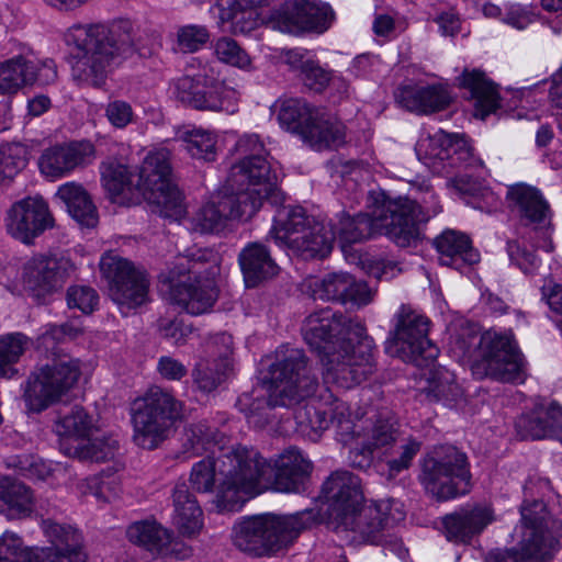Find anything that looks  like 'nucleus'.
Wrapping results in <instances>:
<instances>
[{
	"label": "nucleus",
	"mask_w": 562,
	"mask_h": 562,
	"mask_svg": "<svg viewBox=\"0 0 562 562\" xmlns=\"http://www.w3.org/2000/svg\"><path fill=\"white\" fill-rule=\"evenodd\" d=\"M301 78L304 85L315 92H323L333 79L330 71L311 59L301 64Z\"/></svg>",
	"instance_id": "680f3d73"
},
{
	"label": "nucleus",
	"mask_w": 562,
	"mask_h": 562,
	"mask_svg": "<svg viewBox=\"0 0 562 562\" xmlns=\"http://www.w3.org/2000/svg\"><path fill=\"white\" fill-rule=\"evenodd\" d=\"M60 447L66 456L81 461L104 462L114 459L119 451V441L113 437H89L72 446L60 443Z\"/></svg>",
	"instance_id": "37998d69"
},
{
	"label": "nucleus",
	"mask_w": 562,
	"mask_h": 562,
	"mask_svg": "<svg viewBox=\"0 0 562 562\" xmlns=\"http://www.w3.org/2000/svg\"><path fill=\"white\" fill-rule=\"evenodd\" d=\"M366 331L361 322L340 312H334L329 307L311 313L302 326L305 342L319 355V358L338 349L342 341L348 344L353 341V338L363 337Z\"/></svg>",
	"instance_id": "a211bd4d"
},
{
	"label": "nucleus",
	"mask_w": 562,
	"mask_h": 562,
	"mask_svg": "<svg viewBox=\"0 0 562 562\" xmlns=\"http://www.w3.org/2000/svg\"><path fill=\"white\" fill-rule=\"evenodd\" d=\"M522 533L517 549L491 551L485 562H548L560 548L562 522L542 501H524Z\"/></svg>",
	"instance_id": "0eeeda50"
},
{
	"label": "nucleus",
	"mask_w": 562,
	"mask_h": 562,
	"mask_svg": "<svg viewBox=\"0 0 562 562\" xmlns=\"http://www.w3.org/2000/svg\"><path fill=\"white\" fill-rule=\"evenodd\" d=\"M38 548H27L22 538L12 531L0 536V562H35Z\"/></svg>",
	"instance_id": "5fc2aeb1"
},
{
	"label": "nucleus",
	"mask_w": 562,
	"mask_h": 562,
	"mask_svg": "<svg viewBox=\"0 0 562 562\" xmlns=\"http://www.w3.org/2000/svg\"><path fill=\"white\" fill-rule=\"evenodd\" d=\"M94 429L92 417L83 407L78 405L70 407L60 415L54 426L55 432L65 438L61 443H66V446H70L67 442L68 439H74L76 443L86 440L91 437Z\"/></svg>",
	"instance_id": "79ce46f5"
},
{
	"label": "nucleus",
	"mask_w": 562,
	"mask_h": 562,
	"mask_svg": "<svg viewBox=\"0 0 562 562\" xmlns=\"http://www.w3.org/2000/svg\"><path fill=\"white\" fill-rule=\"evenodd\" d=\"M236 151L244 155L233 165L227 182L234 189H247L263 200L273 198L277 191V177L266 160L265 146L256 134H247L236 143Z\"/></svg>",
	"instance_id": "2eb2a0df"
},
{
	"label": "nucleus",
	"mask_w": 562,
	"mask_h": 562,
	"mask_svg": "<svg viewBox=\"0 0 562 562\" xmlns=\"http://www.w3.org/2000/svg\"><path fill=\"white\" fill-rule=\"evenodd\" d=\"M274 241L304 260L325 258L333 249L335 233L305 215L302 207L283 206L270 231Z\"/></svg>",
	"instance_id": "9b49d317"
},
{
	"label": "nucleus",
	"mask_w": 562,
	"mask_h": 562,
	"mask_svg": "<svg viewBox=\"0 0 562 562\" xmlns=\"http://www.w3.org/2000/svg\"><path fill=\"white\" fill-rule=\"evenodd\" d=\"M372 350L373 340L367 331L351 342L342 341L338 349L321 357L324 382L341 389L360 384L374 371Z\"/></svg>",
	"instance_id": "4468645a"
},
{
	"label": "nucleus",
	"mask_w": 562,
	"mask_h": 562,
	"mask_svg": "<svg viewBox=\"0 0 562 562\" xmlns=\"http://www.w3.org/2000/svg\"><path fill=\"white\" fill-rule=\"evenodd\" d=\"M105 116L112 126L125 128L134 121L135 115L128 102L124 100H113L105 106Z\"/></svg>",
	"instance_id": "338daca9"
},
{
	"label": "nucleus",
	"mask_w": 562,
	"mask_h": 562,
	"mask_svg": "<svg viewBox=\"0 0 562 562\" xmlns=\"http://www.w3.org/2000/svg\"><path fill=\"white\" fill-rule=\"evenodd\" d=\"M56 196L65 203L70 216L80 225L94 227L98 224L97 209L89 193L80 183L71 181L61 184Z\"/></svg>",
	"instance_id": "4c0bfd02"
},
{
	"label": "nucleus",
	"mask_w": 562,
	"mask_h": 562,
	"mask_svg": "<svg viewBox=\"0 0 562 562\" xmlns=\"http://www.w3.org/2000/svg\"><path fill=\"white\" fill-rule=\"evenodd\" d=\"M204 68L194 77L183 76L176 82V97L195 110L226 112L237 111L238 93Z\"/></svg>",
	"instance_id": "6ab92c4d"
},
{
	"label": "nucleus",
	"mask_w": 562,
	"mask_h": 562,
	"mask_svg": "<svg viewBox=\"0 0 562 562\" xmlns=\"http://www.w3.org/2000/svg\"><path fill=\"white\" fill-rule=\"evenodd\" d=\"M42 528L52 543L45 551H82V536L75 527L48 519L43 521Z\"/></svg>",
	"instance_id": "de8ad7c7"
},
{
	"label": "nucleus",
	"mask_w": 562,
	"mask_h": 562,
	"mask_svg": "<svg viewBox=\"0 0 562 562\" xmlns=\"http://www.w3.org/2000/svg\"><path fill=\"white\" fill-rule=\"evenodd\" d=\"M265 200L247 189H234L226 181L224 189L214 194L192 217V228L200 233L223 229L229 220H249Z\"/></svg>",
	"instance_id": "dca6fc26"
},
{
	"label": "nucleus",
	"mask_w": 562,
	"mask_h": 562,
	"mask_svg": "<svg viewBox=\"0 0 562 562\" xmlns=\"http://www.w3.org/2000/svg\"><path fill=\"white\" fill-rule=\"evenodd\" d=\"M128 169L124 165L111 164L104 167L102 171V181L105 190L112 195L117 198L130 190V176Z\"/></svg>",
	"instance_id": "bf43d9fd"
},
{
	"label": "nucleus",
	"mask_w": 562,
	"mask_h": 562,
	"mask_svg": "<svg viewBox=\"0 0 562 562\" xmlns=\"http://www.w3.org/2000/svg\"><path fill=\"white\" fill-rule=\"evenodd\" d=\"M318 110L305 100L290 98L281 102L278 121L285 130L303 137L304 130L313 123V119H317Z\"/></svg>",
	"instance_id": "a18cd8bd"
},
{
	"label": "nucleus",
	"mask_w": 562,
	"mask_h": 562,
	"mask_svg": "<svg viewBox=\"0 0 562 562\" xmlns=\"http://www.w3.org/2000/svg\"><path fill=\"white\" fill-rule=\"evenodd\" d=\"M470 481L468 458L456 447H440L424 461L420 482L439 502L469 493Z\"/></svg>",
	"instance_id": "ddd939ff"
},
{
	"label": "nucleus",
	"mask_w": 562,
	"mask_h": 562,
	"mask_svg": "<svg viewBox=\"0 0 562 562\" xmlns=\"http://www.w3.org/2000/svg\"><path fill=\"white\" fill-rule=\"evenodd\" d=\"M126 535L131 542L157 554L165 552L171 542V532L156 521L134 522Z\"/></svg>",
	"instance_id": "c03bdc74"
},
{
	"label": "nucleus",
	"mask_w": 562,
	"mask_h": 562,
	"mask_svg": "<svg viewBox=\"0 0 562 562\" xmlns=\"http://www.w3.org/2000/svg\"><path fill=\"white\" fill-rule=\"evenodd\" d=\"M158 330L160 335L176 346L186 344L187 338L192 334V327L186 325L180 318L160 317L158 319Z\"/></svg>",
	"instance_id": "0e129e2a"
},
{
	"label": "nucleus",
	"mask_w": 562,
	"mask_h": 562,
	"mask_svg": "<svg viewBox=\"0 0 562 562\" xmlns=\"http://www.w3.org/2000/svg\"><path fill=\"white\" fill-rule=\"evenodd\" d=\"M348 286H350L349 273L331 272L322 279L316 277L305 279L302 284V290L313 300L342 303Z\"/></svg>",
	"instance_id": "a19ab883"
},
{
	"label": "nucleus",
	"mask_w": 562,
	"mask_h": 562,
	"mask_svg": "<svg viewBox=\"0 0 562 562\" xmlns=\"http://www.w3.org/2000/svg\"><path fill=\"white\" fill-rule=\"evenodd\" d=\"M83 334L79 321L50 325L38 337V348L49 353L50 362L33 372L26 381L23 398L29 411L40 413L57 402L78 381L80 361L64 352L58 344Z\"/></svg>",
	"instance_id": "39448f33"
},
{
	"label": "nucleus",
	"mask_w": 562,
	"mask_h": 562,
	"mask_svg": "<svg viewBox=\"0 0 562 562\" xmlns=\"http://www.w3.org/2000/svg\"><path fill=\"white\" fill-rule=\"evenodd\" d=\"M244 459L235 461L236 467L244 463L245 470L239 479V487L246 491V502L268 490L281 493H297L311 473L312 464L295 448L285 449L273 463L245 446Z\"/></svg>",
	"instance_id": "423d86ee"
},
{
	"label": "nucleus",
	"mask_w": 562,
	"mask_h": 562,
	"mask_svg": "<svg viewBox=\"0 0 562 562\" xmlns=\"http://www.w3.org/2000/svg\"><path fill=\"white\" fill-rule=\"evenodd\" d=\"M29 160L27 147L20 143L0 146V183L4 179H12L23 170Z\"/></svg>",
	"instance_id": "603ef678"
},
{
	"label": "nucleus",
	"mask_w": 562,
	"mask_h": 562,
	"mask_svg": "<svg viewBox=\"0 0 562 562\" xmlns=\"http://www.w3.org/2000/svg\"><path fill=\"white\" fill-rule=\"evenodd\" d=\"M506 198L509 206L521 220L529 223H541L550 212V206L541 192L532 186L516 183L508 187Z\"/></svg>",
	"instance_id": "473e14b6"
},
{
	"label": "nucleus",
	"mask_w": 562,
	"mask_h": 562,
	"mask_svg": "<svg viewBox=\"0 0 562 562\" xmlns=\"http://www.w3.org/2000/svg\"><path fill=\"white\" fill-rule=\"evenodd\" d=\"M33 509L34 495L27 485L8 477L0 481V514L9 519H21Z\"/></svg>",
	"instance_id": "c9c22d12"
},
{
	"label": "nucleus",
	"mask_w": 562,
	"mask_h": 562,
	"mask_svg": "<svg viewBox=\"0 0 562 562\" xmlns=\"http://www.w3.org/2000/svg\"><path fill=\"white\" fill-rule=\"evenodd\" d=\"M458 85L467 89L474 100L475 116L484 120L499 106V94L496 86L481 70L464 69L457 78Z\"/></svg>",
	"instance_id": "2f4dec72"
},
{
	"label": "nucleus",
	"mask_w": 562,
	"mask_h": 562,
	"mask_svg": "<svg viewBox=\"0 0 562 562\" xmlns=\"http://www.w3.org/2000/svg\"><path fill=\"white\" fill-rule=\"evenodd\" d=\"M369 213L356 216L341 214L329 228L342 244H356L384 234L400 247L415 245L419 237V224L441 211L435 193L425 181L413 183L409 194L390 199L382 190H371L367 198Z\"/></svg>",
	"instance_id": "f257e3e1"
},
{
	"label": "nucleus",
	"mask_w": 562,
	"mask_h": 562,
	"mask_svg": "<svg viewBox=\"0 0 562 562\" xmlns=\"http://www.w3.org/2000/svg\"><path fill=\"white\" fill-rule=\"evenodd\" d=\"M416 154L432 172L443 173L465 162L472 156V149L463 136L438 131L434 135L420 137Z\"/></svg>",
	"instance_id": "5701e85b"
},
{
	"label": "nucleus",
	"mask_w": 562,
	"mask_h": 562,
	"mask_svg": "<svg viewBox=\"0 0 562 562\" xmlns=\"http://www.w3.org/2000/svg\"><path fill=\"white\" fill-rule=\"evenodd\" d=\"M111 482L103 481L99 475H92L77 483V491L82 496H93L98 502H109L115 492L110 487Z\"/></svg>",
	"instance_id": "69168bd1"
},
{
	"label": "nucleus",
	"mask_w": 562,
	"mask_h": 562,
	"mask_svg": "<svg viewBox=\"0 0 562 562\" xmlns=\"http://www.w3.org/2000/svg\"><path fill=\"white\" fill-rule=\"evenodd\" d=\"M263 384L269 406L291 407L314 395L318 380L303 349L281 346L269 366Z\"/></svg>",
	"instance_id": "1a4fd4ad"
},
{
	"label": "nucleus",
	"mask_w": 562,
	"mask_h": 562,
	"mask_svg": "<svg viewBox=\"0 0 562 562\" xmlns=\"http://www.w3.org/2000/svg\"><path fill=\"white\" fill-rule=\"evenodd\" d=\"M182 418V402L171 392L160 386H151L132 403L133 440L143 449H156L168 439L176 424Z\"/></svg>",
	"instance_id": "9d476101"
},
{
	"label": "nucleus",
	"mask_w": 562,
	"mask_h": 562,
	"mask_svg": "<svg viewBox=\"0 0 562 562\" xmlns=\"http://www.w3.org/2000/svg\"><path fill=\"white\" fill-rule=\"evenodd\" d=\"M229 371L231 361L227 357H223L213 363H198L192 375L198 389L202 392L210 393L224 382Z\"/></svg>",
	"instance_id": "3c124183"
},
{
	"label": "nucleus",
	"mask_w": 562,
	"mask_h": 562,
	"mask_svg": "<svg viewBox=\"0 0 562 562\" xmlns=\"http://www.w3.org/2000/svg\"><path fill=\"white\" fill-rule=\"evenodd\" d=\"M66 299L70 308H78L89 314L97 306L99 296L90 286L74 285L67 290Z\"/></svg>",
	"instance_id": "e2e57ef3"
},
{
	"label": "nucleus",
	"mask_w": 562,
	"mask_h": 562,
	"mask_svg": "<svg viewBox=\"0 0 562 562\" xmlns=\"http://www.w3.org/2000/svg\"><path fill=\"white\" fill-rule=\"evenodd\" d=\"M238 262L247 288H256L279 273V266L269 249L260 243H249L238 256Z\"/></svg>",
	"instance_id": "c756f323"
},
{
	"label": "nucleus",
	"mask_w": 562,
	"mask_h": 562,
	"mask_svg": "<svg viewBox=\"0 0 562 562\" xmlns=\"http://www.w3.org/2000/svg\"><path fill=\"white\" fill-rule=\"evenodd\" d=\"M34 61L27 60L22 56L7 60L0 66V92L11 93L20 88L33 85Z\"/></svg>",
	"instance_id": "49530a36"
},
{
	"label": "nucleus",
	"mask_w": 562,
	"mask_h": 562,
	"mask_svg": "<svg viewBox=\"0 0 562 562\" xmlns=\"http://www.w3.org/2000/svg\"><path fill=\"white\" fill-rule=\"evenodd\" d=\"M507 251L510 260L525 273H531L539 266L540 260L537 255L522 248L516 240L508 241Z\"/></svg>",
	"instance_id": "774afa93"
},
{
	"label": "nucleus",
	"mask_w": 562,
	"mask_h": 562,
	"mask_svg": "<svg viewBox=\"0 0 562 562\" xmlns=\"http://www.w3.org/2000/svg\"><path fill=\"white\" fill-rule=\"evenodd\" d=\"M493 510L483 505H467L441 519L446 538L454 543H468L493 520Z\"/></svg>",
	"instance_id": "cd10ccee"
},
{
	"label": "nucleus",
	"mask_w": 562,
	"mask_h": 562,
	"mask_svg": "<svg viewBox=\"0 0 562 562\" xmlns=\"http://www.w3.org/2000/svg\"><path fill=\"white\" fill-rule=\"evenodd\" d=\"M210 41V32L203 25L189 24L178 29L177 47L182 53H194Z\"/></svg>",
	"instance_id": "13d9d810"
},
{
	"label": "nucleus",
	"mask_w": 562,
	"mask_h": 562,
	"mask_svg": "<svg viewBox=\"0 0 562 562\" xmlns=\"http://www.w3.org/2000/svg\"><path fill=\"white\" fill-rule=\"evenodd\" d=\"M395 98L402 108L419 114L441 111L451 102L449 92L441 86L401 87L395 93Z\"/></svg>",
	"instance_id": "7c9ffc66"
},
{
	"label": "nucleus",
	"mask_w": 562,
	"mask_h": 562,
	"mask_svg": "<svg viewBox=\"0 0 562 562\" xmlns=\"http://www.w3.org/2000/svg\"><path fill=\"white\" fill-rule=\"evenodd\" d=\"M562 407L555 403L540 407L529 414L521 415L516 422V429L522 439L555 438V430L561 428L557 412Z\"/></svg>",
	"instance_id": "e433bc0d"
},
{
	"label": "nucleus",
	"mask_w": 562,
	"mask_h": 562,
	"mask_svg": "<svg viewBox=\"0 0 562 562\" xmlns=\"http://www.w3.org/2000/svg\"><path fill=\"white\" fill-rule=\"evenodd\" d=\"M220 19L228 22L235 34H246L257 27L259 14L254 0H220Z\"/></svg>",
	"instance_id": "ea45409f"
},
{
	"label": "nucleus",
	"mask_w": 562,
	"mask_h": 562,
	"mask_svg": "<svg viewBox=\"0 0 562 562\" xmlns=\"http://www.w3.org/2000/svg\"><path fill=\"white\" fill-rule=\"evenodd\" d=\"M316 520L317 513L314 509L292 515L254 516L235 528L233 541L239 550L255 555L276 553L291 546Z\"/></svg>",
	"instance_id": "6e6552de"
},
{
	"label": "nucleus",
	"mask_w": 562,
	"mask_h": 562,
	"mask_svg": "<svg viewBox=\"0 0 562 562\" xmlns=\"http://www.w3.org/2000/svg\"><path fill=\"white\" fill-rule=\"evenodd\" d=\"M27 338L23 334H9L0 339V376H11L14 373L13 364L18 362L27 346Z\"/></svg>",
	"instance_id": "864d4df0"
},
{
	"label": "nucleus",
	"mask_w": 562,
	"mask_h": 562,
	"mask_svg": "<svg viewBox=\"0 0 562 562\" xmlns=\"http://www.w3.org/2000/svg\"><path fill=\"white\" fill-rule=\"evenodd\" d=\"M400 431L396 419L389 413L379 414L367 434L364 447L370 451L385 449L398 442Z\"/></svg>",
	"instance_id": "09e8293b"
},
{
	"label": "nucleus",
	"mask_w": 562,
	"mask_h": 562,
	"mask_svg": "<svg viewBox=\"0 0 562 562\" xmlns=\"http://www.w3.org/2000/svg\"><path fill=\"white\" fill-rule=\"evenodd\" d=\"M322 496L327 503L328 525L336 532L351 533L357 543L380 544L395 550L400 543L387 533L391 522L403 519L394 501L385 499L362 505L360 480L348 471L331 473L322 486Z\"/></svg>",
	"instance_id": "f03ea898"
},
{
	"label": "nucleus",
	"mask_w": 562,
	"mask_h": 562,
	"mask_svg": "<svg viewBox=\"0 0 562 562\" xmlns=\"http://www.w3.org/2000/svg\"><path fill=\"white\" fill-rule=\"evenodd\" d=\"M169 158L170 151L166 148L150 151L139 168L136 187L153 212L178 220L184 209L181 193L171 179Z\"/></svg>",
	"instance_id": "f8f14e48"
},
{
	"label": "nucleus",
	"mask_w": 562,
	"mask_h": 562,
	"mask_svg": "<svg viewBox=\"0 0 562 562\" xmlns=\"http://www.w3.org/2000/svg\"><path fill=\"white\" fill-rule=\"evenodd\" d=\"M100 270L109 282L111 299L122 307L132 310L148 300L149 281L145 271L117 256H103Z\"/></svg>",
	"instance_id": "412c9836"
},
{
	"label": "nucleus",
	"mask_w": 562,
	"mask_h": 562,
	"mask_svg": "<svg viewBox=\"0 0 562 562\" xmlns=\"http://www.w3.org/2000/svg\"><path fill=\"white\" fill-rule=\"evenodd\" d=\"M177 139L184 143L187 151L193 158L214 160L216 154L214 133L201 128L183 130L177 133Z\"/></svg>",
	"instance_id": "8fccbe9b"
},
{
	"label": "nucleus",
	"mask_w": 562,
	"mask_h": 562,
	"mask_svg": "<svg viewBox=\"0 0 562 562\" xmlns=\"http://www.w3.org/2000/svg\"><path fill=\"white\" fill-rule=\"evenodd\" d=\"M422 443L415 439L408 438L402 440L400 445L395 443L391 449L390 457L386 460L389 467L390 476H394L407 470L415 456L419 452Z\"/></svg>",
	"instance_id": "6e6d98bb"
},
{
	"label": "nucleus",
	"mask_w": 562,
	"mask_h": 562,
	"mask_svg": "<svg viewBox=\"0 0 562 562\" xmlns=\"http://www.w3.org/2000/svg\"><path fill=\"white\" fill-rule=\"evenodd\" d=\"M217 59L224 64L247 69L251 65L249 55L231 37H221L214 45Z\"/></svg>",
	"instance_id": "4d7b16f0"
},
{
	"label": "nucleus",
	"mask_w": 562,
	"mask_h": 562,
	"mask_svg": "<svg viewBox=\"0 0 562 562\" xmlns=\"http://www.w3.org/2000/svg\"><path fill=\"white\" fill-rule=\"evenodd\" d=\"M175 522L179 532L184 537L198 535L202 527V509L186 484H180L173 491Z\"/></svg>",
	"instance_id": "58836bf2"
},
{
	"label": "nucleus",
	"mask_w": 562,
	"mask_h": 562,
	"mask_svg": "<svg viewBox=\"0 0 562 562\" xmlns=\"http://www.w3.org/2000/svg\"><path fill=\"white\" fill-rule=\"evenodd\" d=\"M302 139L316 150L338 148L346 143V127L319 109L317 119H313V123L304 130Z\"/></svg>",
	"instance_id": "72a5a7b5"
},
{
	"label": "nucleus",
	"mask_w": 562,
	"mask_h": 562,
	"mask_svg": "<svg viewBox=\"0 0 562 562\" xmlns=\"http://www.w3.org/2000/svg\"><path fill=\"white\" fill-rule=\"evenodd\" d=\"M170 301L191 315L209 312L217 299V290L210 279L198 276L173 283L169 291Z\"/></svg>",
	"instance_id": "c85d7f7f"
},
{
	"label": "nucleus",
	"mask_w": 562,
	"mask_h": 562,
	"mask_svg": "<svg viewBox=\"0 0 562 562\" xmlns=\"http://www.w3.org/2000/svg\"><path fill=\"white\" fill-rule=\"evenodd\" d=\"M54 224L55 220L48 203L41 195L23 198L14 202L7 211L8 233L25 244L52 228Z\"/></svg>",
	"instance_id": "b1692460"
},
{
	"label": "nucleus",
	"mask_w": 562,
	"mask_h": 562,
	"mask_svg": "<svg viewBox=\"0 0 562 562\" xmlns=\"http://www.w3.org/2000/svg\"><path fill=\"white\" fill-rule=\"evenodd\" d=\"M184 447L192 450L193 456L210 451L203 460L196 462L190 473L191 487L199 493L214 492V505L218 512H237L246 503V491L239 487L245 467H236L235 461L244 459L245 446L236 445L226 448V438L206 422L191 424L186 428Z\"/></svg>",
	"instance_id": "7ed1b4c3"
},
{
	"label": "nucleus",
	"mask_w": 562,
	"mask_h": 562,
	"mask_svg": "<svg viewBox=\"0 0 562 562\" xmlns=\"http://www.w3.org/2000/svg\"><path fill=\"white\" fill-rule=\"evenodd\" d=\"M435 246L440 254L441 263L446 266L459 269L462 263L474 265L480 260L470 238L460 232L445 231L435 239Z\"/></svg>",
	"instance_id": "f704fd0d"
},
{
	"label": "nucleus",
	"mask_w": 562,
	"mask_h": 562,
	"mask_svg": "<svg viewBox=\"0 0 562 562\" xmlns=\"http://www.w3.org/2000/svg\"><path fill=\"white\" fill-rule=\"evenodd\" d=\"M69 38L75 44L69 58L71 78L82 86L102 87L109 74L135 52V31L130 20L74 25Z\"/></svg>",
	"instance_id": "20e7f679"
},
{
	"label": "nucleus",
	"mask_w": 562,
	"mask_h": 562,
	"mask_svg": "<svg viewBox=\"0 0 562 562\" xmlns=\"http://www.w3.org/2000/svg\"><path fill=\"white\" fill-rule=\"evenodd\" d=\"M472 338L479 340V358L472 366L475 375L503 382H514L519 378L522 358L510 337L487 331Z\"/></svg>",
	"instance_id": "aec40b11"
},
{
	"label": "nucleus",
	"mask_w": 562,
	"mask_h": 562,
	"mask_svg": "<svg viewBox=\"0 0 562 562\" xmlns=\"http://www.w3.org/2000/svg\"><path fill=\"white\" fill-rule=\"evenodd\" d=\"M460 395L459 385L449 372L435 373L429 380L427 396L436 401H454Z\"/></svg>",
	"instance_id": "052dcab7"
},
{
	"label": "nucleus",
	"mask_w": 562,
	"mask_h": 562,
	"mask_svg": "<svg viewBox=\"0 0 562 562\" xmlns=\"http://www.w3.org/2000/svg\"><path fill=\"white\" fill-rule=\"evenodd\" d=\"M93 156L94 146L90 142H70L46 148L38 159V166L44 176L57 179L89 164Z\"/></svg>",
	"instance_id": "a878e982"
},
{
	"label": "nucleus",
	"mask_w": 562,
	"mask_h": 562,
	"mask_svg": "<svg viewBox=\"0 0 562 562\" xmlns=\"http://www.w3.org/2000/svg\"><path fill=\"white\" fill-rule=\"evenodd\" d=\"M334 16L331 8L326 3L315 0H289L279 12L278 25L281 31L289 33H323L330 26Z\"/></svg>",
	"instance_id": "393cba45"
},
{
	"label": "nucleus",
	"mask_w": 562,
	"mask_h": 562,
	"mask_svg": "<svg viewBox=\"0 0 562 562\" xmlns=\"http://www.w3.org/2000/svg\"><path fill=\"white\" fill-rule=\"evenodd\" d=\"M72 271L66 258L42 257L30 261L25 267V286L36 296H44L63 289Z\"/></svg>",
	"instance_id": "bb28decb"
},
{
	"label": "nucleus",
	"mask_w": 562,
	"mask_h": 562,
	"mask_svg": "<svg viewBox=\"0 0 562 562\" xmlns=\"http://www.w3.org/2000/svg\"><path fill=\"white\" fill-rule=\"evenodd\" d=\"M297 431L311 440H317L321 432L333 425L338 440L351 443L360 437L362 426L351 419L349 406L341 400L334 398L327 408L305 405L295 412Z\"/></svg>",
	"instance_id": "4be33fe9"
},
{
	"label": "nucleus",
	"mask_w": 562,
	"mask_h": 562,
	"mask_svg": "<svg viewBox=\"0 0 562 562\" xmlns=\"http://www.w3.org/2000/svg\"><path fill=\"white\" fill-rule=\"evenodd\" d=\"M394 329L385 342V350L391 357L404 362L419 359H435L438 349L428 338L429 319L408 305H402L394 316Z\"/></svg>",
	"instance_id": "f3484780"
}]
</instances>
